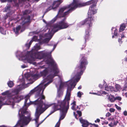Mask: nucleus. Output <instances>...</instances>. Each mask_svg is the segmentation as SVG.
I'll return each mask as SVG.
<instances>
[{
  "mask_svg": "<svg viewBox=\"0 0 127 127\" xmlns=\"http://www.w3.org/2000/svg\"><path fill=\"white\" fill-rule=\"evenodd\" d=\"M81 57L79 62V64L77 65L75 68V70L77 71L76 75V78L75 79L77 82L80 80L81 76L86 68L88 64L87 58L84 54L80 55Z\"/></svg>",
  "mask_w": 127,
  "mask_h": 127,
  "instance_id": "1",
  "label": "nucleus"
},
{
  "mask_svg": "<svg viewBox=\"0 0 127 127\" xmlns=\"http://www.w3.org/2000/svg\"><path fill=\"white\" fill-rule=\"evenodd\" d=\"M92 1L90 3V5L91 4H93L90 6L88 11V17L80 23L81 26L85 24L88 25L89 26V28L92 27V21L93 20V18H92V16L96 13V10L95 9V7L96 6L98 0H91L90 1Z\"/></svg>",
  "mask_w": 127,
  "mask_h": 127,
  "instance_id": "2",
  "label": "nucleus"
},
{
  "mask_svg": "<svg viewBox=\"0 0 127 127\" xmlns=\"http://www.w3.org/2000/svg\"><path fill=\"white\" fill-rule=\"evenodd\" d=\"M91 1H89L85 3H80L79 0H73V2L69 4L70 6L69 9L67 11L64 13L63 16L64 17L78 7H80L89 5Z\"/></svg>",
  "mask_w": 127,
  "mask_h": 127,
  "instance_id": "3",
  "label": "nucleus"
},
{
  "mask_svg": "<svg viewBox=\"0 0 127 127\" xmlns=\"http://www.w3.org/2000/svg\"><path fill=\"white\" fill-rule=\"evenodd\" d=\"M27 107H22L20 109L18 113L21 121L23 124L25 125H27L32 119L30 118L31 115L30 114L27 117L24 116L25 114L28 113V112L27 111Z\"/></svg>",
  "mask_w": 127,
  "mask_h": 127,
  "instance_id": "4",
  "label": "nucleus"
},
{
  "mask_svg": "<svg viewBox=\"0 0 127 127\" xmlns=\"http://www.w3.org/2000/svg\"><path fill=\"white\" fill-rule=\"evenodd\" d=\"M69 101L68 97L66 98V97H65L63 100H58L57 101L58 104L56 103L52 104V105H53L52 109L55 111L59 110L60 111L61 110L62 108L64 106L65 107L67 106V102L68 103V105H69Z\"/></svg>",
  "mask_w": 127,
  "mask_h": 127,
  "instance_id": "5",
  "label": "nucleus"
},
{
  "mask_svg": "<svg viewBox=\"0 0 127 127\" xmlns=\"http://www.w3.org/2000/svg\"><path fill=\"white\" fill-rule=\"evenodd\" d=\"M66 104H67V106L65 107H64V106L63 108H62L61 110L60 111V117L59 121L57 123V124L60 125L61 123L60 121L63 120L65 118L69 108V105H68V103L67 102Z\"/></svg>",
  "mask_w": 127,
  "mask_h": 127,
  "instance_id": "6",
  "label": "nucleus"
},
{
  "mask_svg": "<svg viewBox=\"0 0 127 127\" xmlns=\"http://www.w3.org/2000/svg\"><path fill=\"white\" fill-rule=\"evenodd\" d=\"M28 12V10H26L23 12L22 17V19L23 20L22 24L23 26L28 23H30L31 22L30 17L28 14V13H29Z\"/></svg>",
  "mask_w": 127,
  "mask_h": 127,
  "instance_id": "7",
  "label": "nucleus"
},
{
  "mask_svg": "<svg viewBox=\"0 0 127 127\" xmlns=\"http://www.w3.org/2000/svg\"><path fill=\"white\" fill-rule=\"evenodd\" d=\"M44 91V89L42 90L41 93V91H40V93H39V95H37V96H36V97L39 96V98L35 101L31 102V103L30 104H33L34 105H39L40 104H42V103H43V101H42V99H45V96L43 95Z\"/></svg>",
  "mask_w": 127,
  "mask_h": 127,
  "instance_id": "8",
  "label": "nucleus"
},
{
  "mask_svg": "<svg viewBox=\"0 0 127 127\" xmlns=\"http://www.w3.org/2000/svg\"><path fill=\"white\" fill-rule=\"evenodd\" d=\"M69 26V25L67 23L61 21L55 24L53 26V28H59V29H63L67 28Z\"/></svg>",
  "mask_w": 127,
  "mask_h": 127,
  "instance_id": "9",
  "label": "nucleus"
},
{
  "mask_svg": "<svg viewBox=\"0 0 127 127\" xmlns=\"http://www.w3.org/2000/svg\"><path fill=\"white\" fill-rule=\"evenodd\" d=\"M33 55L37 59H41L45 58L47 56L48 54L44 51L40 52H36L33 53Z\"/></svg>",
  "mask_w": 127,
  "mask_h": 127,
  "instance_id": "10",
  "label": "nucleus"
},
{
  "mask_svg": "<svg viewBox=\"0 0 127 127\" xmlns=\"http://www.w3.org/2000/svg\"><path fill=\"white\" fill-rule=\"evenodd\" d=\"M69 85H70V87L69 86V85H68V87L67 88L66 95L65 97L66 98H68L69 99V100H70L71 96V91L72 90V87L73 86H74L73 88L76 85V84L74 82L72 83H70Z\"/></svg>",
  "mask_w": 127,
  "mask_h": 127,
  "instance_id": "11",
  "label": "nucleus"
},
{
  "mask_svg": "<svg viewBox=\"0 0 127 127\" xmlns=\"http://www.w3.org/2000/svg\"><path fill=\"white\" fill-rule=\"evenodd\" d=\"M19 92V90L18 89L15 91V92L16 95L13 96L12 97V99L14 101H19L21 100V97L18 94Z\"/></svg>",
  "mask_w": 127,
  "mask_h": 127,
  "instance_id": "12",
  "label": "nucleus"
},
{
  "mask_svg": "<svg viewBox=\"0 0 127 127\" xmlns=\"http://www.w3.org/2000/svg\"><path fill=\"white\" fill-rule=\"evenodd\" d=\"M42 89V87L37 86L32 90L31 92L32 93L35 92V96H37L39 95L40 92L41 91Z\"/></svg>",
  "mask_w": 127,
  "mask_h": 127,
  "instance_id": "13",
  "label": "nucleus"
},
{
  "mask_svg": "<svg viewBox=\"0 0 127 127\" xmlns=\"http://www.w3.org/2000/svg\"><path fill=\"white\" fill-rule=\"evenodd\" d=\"M40 104L38 106L41 108L42 111H44V112L48 107H50L52 105V104H44L43 103Z\"/></svg>",
  "mask_w": 127,
  "mask_h": 127,
  "instance_id": "14",
  "label": "nucleus"
},
{
  "mask_svg": "<svg viewBox=\"0 0 127 127\" xmlns=\"http://www.w3.org/2000/svg\"><path fill=\"white\" fill-rule=\"evenodd\" d=\"M40 108L37 105V108L36 109L35 116L36 117L39 118L40 115L42 113L44 112V111H42Z\"/></svg>",
  "mask_w": 127,
  "mask_h": 127,
  "instance_id": "15",
  "label": "nucleus"
},
{
  "mask_svg": "<svg viewBox=\"0 0 127 127\" xmlns=\"http://www.w3.org/2000/svg\"><path fill=\"white\" fill-rule=\"evenodd\" d=\"M91 30L90 28H88L87 30L86 31V33L84 37V39L85 40V43H86L87 41L89 40L90 35L89 33L91 31Z\"/></svg>",
  "mask_w": 127,
  "mask_h": 127,
  "instance_id": "16",
  "label": "nucleus"
},
{
  "mask_svg": "<svg viewBox=\"0 0 127 127\" xmlns=\"http://www.w3.org/2000/svg\"><path fill=\"white\" fill-rule=\"evenodd\" d=\"M80 122L82 124L83 127H88L90 123H89L87 121L83 120L82 118L79 119Z\"/></svg>",
  "mask_w": 127,
  "mask_h": 127,
  "instance_id": "17",
  "label": "nucleus"
},
{
  "mask_svg": "<svg viewBox=\"0 0 127 127\" xmlns=\"http://www.w3.org/2000/svg\"><path fill=\"white\" fill-rule=\"evenodd\" d=\"M64 13L58 12V13L56 16L51 20V22L52 23L55 22L57 19L58 17L59 18L64 17L63 16Z\"/></svg>",
  "mask_w": 127,
  "mask_h": 127,
  "instance_id": "18",
  "label": "nucleus"
},
{
  "mask_svg": "<svg viewBox=\"0 0 127 127\" xmlns=\"http://www.w3.org/2000/svg\"><path fill=\"white\" fill-rule=\"evenodd\" d=\"M56 1H54L52 5L51 6H50L48 7V8L46 10L45 12V13H47L50 10L52 9H54L56 8L58 6V5L56 6V7H54V5L56 4Z\"/></svg>",
  "mask_w": 127,
  "mask_h": 127,
  "instance_id": "19",
  "label": "nucleus"
},
{
  "mask_svg": "<svg viewBox=\"0 0 127 127\" xmlns=\"http://www.w3.org/2000/svg\"><path fill=\"white\" fill-rule=\"evenodd\" d=\"M54 67L52 68V70L54 72V75L55 76H57V74L59 73V70L57 66L55 65Z\"/></svg>",
  "mask_w": 127,
  "mask_h": 127,
  "instance_id": "20",
  "label": "nucleus"
},
{
  "mask_svg": "<svg viewBox=\"0 0 127 127\" xmlns=\"http://www.w3.org/2000/svg\"><path fill=\"white\" fill-rule=\"evenodd\" d=\"M55 76L54 75L52 74H50L48 75L45 78V80L46 81H53V79Z\"/></svg>",
  "mask_w": 127,
  "mask_h": 127,
  "instance_id": "21",
  "label": "nucleus"
},
{
  "mask_svg": "<svg viewBox=\"0 0 127 127\" xmlns=\"http://www.w3.org/2000/svg\"><path fill=\"white\" fill-rule=\"evenodd\" d=\"M70 5H69V4L68 5L66 6H64L63 7L60 8L58 12H60L63 13V12L65 10L69 8L70 7Z\"/></svg>",
  "mask_w": 127,
  "mask_h": 127,
  "instance_id": "22",
  "label": "nucleus"
},
{
  "mask_svg": "<svg viewBox=\"0 0 127 127\" xmlns=\"http://www.w3.org/2000/svg\"><path fill=\"white\" fill-rule=\"evenodd\" d=\"M48 71L47 69H45L42 71L40 72V74L41 76H43L44 78L47 75Z\"/></svg>",
  "mask_w": 127,
  "mask_h": 127,
  "instance_id": "23",
  "label": "nucleus"
},
{
  "mask_svg": "<svg viewBox=\"0 0 127 127\" xmlns=\"http://www.w3.org/2000/svg\"><path fill=\"white\" fill-rule=\"evenodd\" d=\"M121 38H119L118 39V41L120 44H121L123 42V39L124 38L126 37L125 36V34L124 32H123L121 34Z\"/></svg>",
  "mask_w": 127,
  "mask_h": 127,
  "instance_id": "24",
  "label": "nucleus"
},
{
  "mask_svg": "<svg viewBox=\"0 0 127 127\" xmlns=\"http://www.w3.org/2000/svg\"><path fill=\"white\" fill-rule=\"evenodd\" d=\"M126 28V25L124 23L122 24L120 26L119 29V32H120L125 30Z\"/></svg>",
  "mask_w": 127,
  "mask_h": 127,
  "instance_id": "25",
  "label": "nucleus"
},
{
  "mask_svg": "<svg viewBox=\"0 0 127 127\" xmlns=\"http://www.w3.org/2000/svg\"><path fill=\"white\" fill-rule=\"evenodd\" d=\"M21 26L20 25H19L16 27L15 30V29H13L14 31L16 34H18L19 31L21 29Z\"/></svg>",
  "mask_w": 127,
  "mask_h": 127,
  "instance_id": "26",
  "label": "nucleus"
},
{
  "mask_svg": "<svg viewBox=\"0 0 127 127\" xmlns=\"http://www.w3.org/2000/svg\"><path fill=\"white\" fill-rule=\"evenodd\" d=\"M11 7V6L10 5L7 6L4 8L3 12H8V13L10 12H11L10 9Z\"/></svg>",
  "mask_w": 127,
  "mask_h": 127,
  "instance_id": "27",
  "label": "nucleus"
},
{
  "mask_svg": "<svg viewBox=\"0 0 127 127\" xmlns=\"http://www.w3.org/2000/svg\"><path fill=\"white\" fill-rule=\"evenodd\" d=\"M47 63L48 64H51V65L52 66V68L54 67V66L55 65H56V66H57L56 64L55 63V62L53 59H51V60L50 61H48Z\"/></svg>",
  "mask_w": 127,
  "mask_h": 127,
  "instance_id": "28",
  "label": "nucleus"
},
{
  "mask_svg": "<svg viewBox=\"0 0 127 127\" xmlns=\"http://www.w3.org/2000/svg\"><path fill=\"white\" fill-rule=\"evenodd\" d=\"M111 97L109 96L108 99L111 102H114L115 100V97L113 95H111Z\"/></svg>",
  "mask_w": 127,
  "mask_h": 127,
  "instance_id": "29",
  "label": "nucleus"
},
{
  "mask_svg": "<svg viewBox=\"0 0 127 127\" xmlns=\"http://www.w3.org/2000/svg\"><path fill=\"white\" fill-rule=\"evenodd\" d=\"M58 96L59 97H60L63 95V93L62 92L61 90H58Z\"/></svg>",
  "mask_w": 127,
  "mask_h": 127,
  "instance_id": "30",
  "label": "nucleus"
},
{
  "mask_svg": "<svg viewBox=\"0 0 127 127\" xmlns=\"http://www.w3.org/2000/svg\"><path fill=\"white\" fill-rule=\"evenodd\" d=\"M20 0H13V1L14 2L15 6L17 7L19 6V3Z\"/></svg>",
  "mask_w": 127,
  "mask_h": 127,
  "instance_id": "31",
  "label": "nucleus"
},
{
  "mask_svg": "<svg viewBox=\"0 0 127 127\" xmlns=\"http://www.w3.org/2000/svg\"><path fill=\"white\" fill-rule=\"evenodd\" d=\"M76 102L74 101L71 104H72V105L71 107V108L72 110H74L75 109V108L76 106Z\"/></svg>",
  "mask_w": 127,
  "mask_h": 127,
  "instance_id": "32",
  "label": "nucleus"
},
{
  "mask_svg": "<svg viewBox=\"0 0 127 127\" xmlns=\"http://www.w3.org/2000/svg\"><path fill=\"white\" fill-rule=\"evenodd\" d=\"M120 88V85L118 84H116L115 85V92H117L119 91Z\"/></svg>",
  "mask_w": 127,
  "mask_h": 127,
  "instance_id": "33",
  "label": "nucleus"
},
{
  "mask_svg": "<svg viewBox=\"0 0 127 127\" xmlns=\"http://www.w3.org/2000/svg\"><path fill=\"white\" fill-rule=\"evenodd\" d=\"M7 84L8 86L10 88L13 87L14 85L13 82L11 81L9 82Z\"/></svg>",
  "mask_w": 127,
  "mask_h": 127,
  "instance_id": "34",
  "label": "nucleus"
},
{
  "mask_svg": "<svg viewBox=\"0 0 127 127\" xmlns=\"http://www.w3.org/2000/svg\"><path fill=\"white\" fill-rule=\"evenodd\" d=\"M34 49H33L32 50H34L36 51L41 49V48L40 46H36L34 47Z\"/></svg>",
  "mask_w": 127,
  "mask_h": 127,
  "instance_id": "35",
  "label": "nucleus"
},
{
  "mask_svg": "<svg viewBox=\"0 0 127 127\" xmlns=\"http://www.w3.org/2000/svg\"><path fill=\"white\" fill-rule=\"evenodd\" d=\"M51 82H52V81H49L46 84H45L44 85V87L43 88V87H41L40 86H39V87H42V89L41 90V91H42V90H44L45 89L46 87L50 83H51Z\"/></svg>",
  "mask_w": 127,
  "mask_h": 127,
  "instance_id": "36",
  "label": "nucleus"
},
{
  "mask_svg": "<svg viewBox=\"0 0 127 127\" xmlns=\"http://www.w3.org/2000/svg\"><path fill=\"white\" fill-rule=\"evenodd\" d=\"M51 82H52V81H49L46 84H45L44 85V87L43 88V87H41L40 86H39V87H42V89L41 90V91H42V90H44L45 89L46 87L50 83H51Z\"/></svg>",
  "mask_w": 127,
  "mask_h": 127,
  "instance_id": "37",
  "label": "nucleus"
},
{
  "mask_svg": "<svg viewBox=\"0 0 127 127\" xmlns=\"http://www.w3.org/2000/svg\"><path fill=\"white\" fill-rule=\"evenodd\" d=\"M51 82H52V81H49L46 84H45L44 85V87L43 88V87H41L40 86H39V87H42V89L41 90V91H42V90H44L45 89L46 87L50 83H51Z\"/></svg>",
  "mask_w": 127,
  "mask_h": 127,
  "instance_id": "38",
  "label": "nucleus"
},
{
  "mask_svg": "<svg viewBox=\"0 0 127 127\" xmlns=\"http://www.w3.org/2000/svg\"><path fill=\"white\" fill-rule=\"evenodd\" d=\"M51 82H52V81H49L46 84H45L44 85V87L43 88V87H41L40 86H39V87H42V89L41 90V91H42V90H44L45 89L46 87L50 83H51Z\"/></svg>",
  "mask_w": 127,
  "mask_h": 127,
  "instance_id": "39",
  "label": "nucleus"
},
{
  "mask_svg": "<svg viewBox=\"0 0 127 127\" xmlns=\"http://www.w3.org/2000/svg\"><path fill=\"white\" fill-rule=\"evenodd\" d=\"M112 121L114 122L113 124V126H116L117 125V124L118 123V121L117 120L115 121V120L114 118H113L112 119Z\"/></svg>",
  "mask_w": 127,
  "mask_h": 127,
  "instance_id": "40",
  "label": "nucleus"
},
{
  "mask_svg": "<svg viewBox=\"0 0 127 127\" xmlns=\"http://www.w3.org/2000/svg\"><path fill=\"white\" fill-rule=\"evenodd\" d=\"M64 83H61L58 90H61L62 88L64 86Z\"/></svg>",
  "mask_w": 127,
  "mask_h": 127,
  "instance_id": "41",
  "label": "nucleus"
},
{
  "mask_svg": "<svg viewBox=\"0 0 127 127\" xmlns=\"http://www.w3.org/2000/svg\"><path fill=\"white\" fill-rule=\"evenodd\" d=\"M55 111H55L54 110H53L52 111H51L50 112V113L44 119V120H43L42 121L41 123L43 122L49 116L53 113Z\"/></svg>",
  "mask_w": 127,
  "mask_h": 127,
  "instance_id": "42",
  "label": "nucleus"
},
{
  "mask_svg": "<svg viewBox=\"0 0 127 127\" xmlns=\"http://www.w3.org/2000/svg\"><path fill=\"white\" fill-rule=\"evenodd\" d=\"M28 98L27 97H26L25 98V100L24 102V106L23 107H27H27H26V105L27 104V100H28Z\"/></svg>",
  "mask_w": 127,
  "mask_h": 127,
  "instance_id": "43",
  "label": "nucleus"
},
{
  "mask_svg": "<svg viewBox=\"0 0 127 127\" xmlns=\"http://www.w3.org/2000/svg\"><path fill=\"white\" fill-rule=\"evenodd\" d=\"M31 75L32 77L34 78H37L39 76V75L37 74H31Z\"/></svg>",
  "mask_w": 127,
  "mask_h": 127,
  "instance_id": "44",
  "label": "nucleus"
},
{
  "mask_svg": "<svg viewBox=\"0 0 127 127\" xmlns=\"http://www.w3.org/2000/svg\"><path fill=\"white\" fill-rule=\"evenodd\" d=\"M50 39L48 38H46L43 40V41L45 43H48L49 42Z\"/></svg>",
  "mask_w": 127,
  "mask_h": 127,
  "instance_id": "45",
  "label": "nucleus"
},
{
  "mask_svg": "<svg viewBox=\"0 0 127 127\" xmlns=\"http://www.w3.org/2000/svg\"><path fill=\"white\" fill-rule=\"evenodd\" d=\"M118 30L116 29H115V30H114V35L115 36H118Z\"/></svg>",
  "mask_w": 127,
  "mask_h": 127,
  "instance_id": "46",
  "label": "nucleus"
},
{
  "mask_svg": "<svg viewBox=\"0 0 127 127\" xmlns=\"http://www.w3.org/2000/svg\"><path fill=\"white\" fill-rule=\"evenodd\" d=\"M8 91H6L4 92H3L1 93V95H7L8 94Z\"/></svg>",
  "mask_w": 127,
  "mask_h": 127,
  "instance_id": "47",
  "label": "nucleus"
},
{
  "mask_svg": "<svg viewBox=\"0 0 127 127\" xmlns=\"http://www.w3.org/2000/svg\"><path fill=\"white\" fill-rule=\"evenodd\" d=\"M110 86H107L105 87V90L107 91H110Z\"/></svg>",
  "mask_w": 127,
  "mask_h": 127,
  "instance_id": "48",
  "label": "nucleus"
},
{
  "mask_svg": "<svg viewBox=\"0 0 127 127\" xmlns=\"http://www.w3.org/2000/svg\"><path fill=\"white\" fill-rule=\"evenodd\" d=\"M110 91L111 92H115V88L112 86H110Z\"/></svg>",
  "mask_w": 127,
  "mask_h": 127,
  "instance_id": "49",
  "label": "nucleus"
},
{
  "mask_svg": "<svg viewBox=\"0 0 127 127\" xmlns=\"http://www.w3.org/2000/svg\"><path fill=\"white\" fill-rule=\"evenodd\" d=\"M77 113L79 117H80L82 116V113L81 111H77Z\"/></svg>",
  "mask_w": 127,
  "mask_h": 127,
  "instance_id": "50",
  "label": "nucleus"
},
{
  "mask_svg": "<svg viewBox=\"0 0 127 127\" xmlns=\"http://www.w3.org/2000/svg\"><path fill=\"white\" fill-rule=\"evenodd\" d=\"M30 75L29 74H26L25 75V77L26 78L27 80H28L29 79V78L30 77Z\"/></svg>",
  "mask_w": 127,
  "mask_h": 127,
  "instance_id": "51",
  "label": "nucleus"
},
{
  "mask_svg": "<svg viewBox=\"0 0 127 127\" xmlns=\"http://www.w3.org/2000/svg\"><path fill=\"white\" fill-rule=\"evenodd\" d=\"M5 104L3 103V102H2V101L1 100H0V108H1L2 106L3 105H4Z\"/></svg>",
  "mask_w": 127,
  "mask_h": 127,
  "instance_id": "52",
  "label": "nucleus"
},
{
  "mask_svg": "<svg viewBox=\"0 0 127 127\" xmlns=\"http://www.w3.org/2000/svg\"><path fill=\"white\" fill-rule=\"evenodd\" d=\"M115 106L117 110H121V107H120L118 106L116 104H115Z\"/></svg>",
  "mask_w": 127,
  "mask_h": 127,
  "instance_id": "53",
  "label": "nucleus"
},
{
  "mask_svg": "<svg viewBox=\"0 0 127 127\" xmlns=\"http://www.w3.org/2000/svg\"><path fill=\"white\" fill-rule=\"evenodd\" d=\"M115 111V109L113 108H110L109 109V111L111 113L114 112Z\"/></svg>",
  "mask_w": 127,
  "mask_h": 127,
  "instance_id": "54",
  "label": "nucleus"
},
{
  "mask_svg": "<svg viewBox=\"0 0 127 127\" xmlns=\"http://www.w3.org/2000/svg\"><path fill=\"white\" fill-rule=\"evenodd\" d=\"M90 124L92 125V126H91V127H93L92 126H94L95 127H98V125H97L96 124H92V123H90Z\"/></svg>",
  "mask_w": 127,
  "mask_h": 127,
  "instance_id": "55",
  "label": "nucleus"
},
{
  "mask_svg": "<svg viewBox=\"0 0 127 127\" xmlns=\"http://www.w3.org/2000/svg\"><path fill=\"white\" fill-rule=\"evenodd\" d=\"M81 93L80 92H78L77 93V95L79 97H81Z\"/></svg>",
  "mask_w": 127,
  "mask_h": 127,
  "instance_id": "56",
  "label": "nucleus"
},
{
  "mask_svg": "<svg viewBox=\"0 0 127 127\" xmlns=\"http://www.w3.org/2000/svg\"><path fill=\"white\" fill-rule=\"evenodd\" d=\"M39 118L36 117V118L34 119V120L35 121V123L36 124H38V120Z\"/></svg>",
  "mask_w": 127,
  "mask_h": 127,
  "instance_id": "57",
  "label": "nucleus"
},
{
  "mask_svg": "<svg viewBox=\"0 0 127 127\" xmlns=\"http://www.w3.org/2000/svg\"><path fill=\"white\" fill-rule=\"evenodd\" d=\"M121 98L119 96H118L115 97V100H121Z\"/></svg>",
  "mask_w": 127,
  "mask_h": 127,
  "instance_id": "58",
  "label": "nucleus"
},
{
  "mask_svg": "<svg viewBox=\"0 0 127 127\" xmlns=\"http://www.w3.org/2000/svg\"><path fill=\"white\" fill-rule=\"evenodd\" d=\"M57 29L56 30H54L53 31L54 33H55L56 32L58 31L59 30H61V29H59V28H56V29Z\"/></svg>",
  "mask_w": 127,
  "mask_h": 127,
  "instance_id": "59",
  "label": "nucleus"
},
{
  "mask_svg": "<svg viewBox=\"0 0 127 127\" xmlns=\"http://www.w3.org/2000/svg\"><path fill=\"white\" fill-rule=\"evenodd\" d=\"M73 114H74V116L75 117V118L76 119H78V118H77V114H76L75 113V112H73Z\"/></svg>",
  "mask_w": 127,
  "mask_h": 127,
  "instance_id": "60",
  "label": "nucleus"
},
{
  "mask_svg": "<svg viewBox=\"0 0 127 127\" xmlns=\"http://www.w3.org/2000/svg\"><path fill=\"white\" fill-rule=\"evenodd\" d=\"M101 93L102 94L106 95L107 94V93L104 91H102Z\"/></svg>",
  "mask_w": 127,
  "mask_h": 127,
  "instance_id": "61",
  "label": "nucleus"
},
{
  "mask_svg": "<svg viewBox=\"0 0 127 127\" xmlns=\"http://www.w3.org/2000/svg\"><path fill=\"white\" fill-rule=\"evenodd\" d=\"M111 115V114L109 112H108L106 114V116L107 117H109Z\"/></svg>",
  "mask_w": 127,
  "mask_h": 127,
  "instance_id": "62",
  "label": "nucleus"
},
{
  "mask_svg": "<svg viewBox=\"0 0 127 127\" xmlns=\"http://www.w3.org/2000/svg\"><path fill=\"white\" fill-rule=\"evenodd\" d=\"M100 121V120L98 119H96V120L95 121V123H96L97 122L99 123Z\"/></svg>",
  "mask_w": 127,
  "mask_h": 127,
  "instance_id": "63",
  "label": "nucleus"
},
{
  "mask_svg": "<svg viewBox=\"0 0 127 127\" xmlns=\"http://www.w3.org/2000/svg\"><path fill=\"white\" fill-rule=\"evenodd\" d=\"M124 114L125 116L127 115V112L126 111H125L124 112Z\"/></svg>",
  "mask_w": 127,
  "mask_h": 127,
  "instance_id": "64",
  "label": "nucleus"
}]
</instances>
